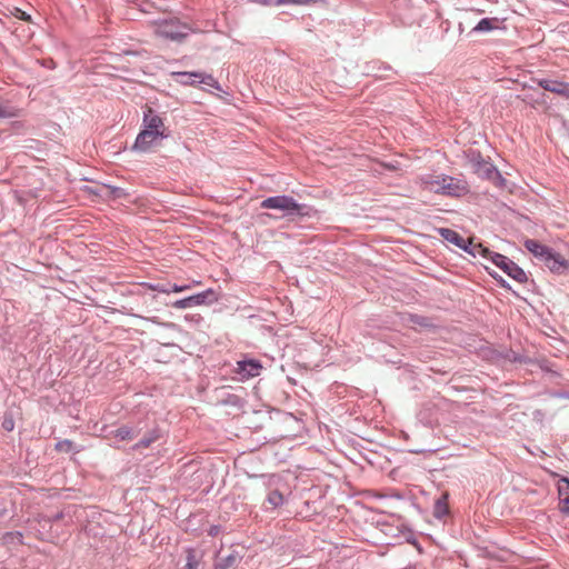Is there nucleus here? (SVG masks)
I'll use <instances>...</instances> for the list:
<instances>
[{"label": "nucleus", "mask_w": 569, "mask_h": 569, "mask_svg": "<svg viewBox=\"0 0 569 569\" xmlns=\"http://www.w3.org/2000/svg\"><path fill=\"white\" fill-rule=\"evenodd\" d=\"M262 209H273L282 212V217H310L315 210L306 204L297 202L292 197L278 194L263 199L260 203Z\"/></svg>", "instance_id": "1"}, {"label": "nucleus", "mask_w": 569, "mask_h": 569, "mask_svg": "<svg viewBox=\"0 0 569 569\" xmlns=\"http://www.w3.org/2000/svg\"><path fill=\"white\" fill-rule=\"evenodd\" d=\"M193 29L177 18L159 20L156 24V34L171 41H183Z\"/></svg>", "instance_id": "2"}, {"label": "nucleus", "mask_w": 569, "mask_h": 569, "mask_svg": "<svg viewBox=\"0 0 569 569\" xmlns=\"http://www.w3.org/2000/svg\"><path fill=\"white\" fill-rule=\"evenodd\" d=\"M488 259L497 266L499 269H501L505 273H507L510 278L516 280L519 283H525L528 280L527 273L525 270L519 267L515 261L509 259L508 257L491 251Z\"/></svg>", "instance_id": "3"}, {"label": "nucleus", "mask_w": 569, "mask_h": 569, "mask_svg": "<svg viewBox=\"0 0 569 569\" xmlns=\"http://www.w3.org/2000/svg\"><path fill=\"white\" fill-rule=\"evenodd\" d=\"M177 82L183 86H191L194 83H204L211 88L220 90L219 82L211 76L200 71H181L172 73Z\"/></svg>", "instance_id": "4"}, {"label": "nucleus", "mask_w": 569, "mask_h": 569, "mask_svg": "<svg viewBox=\"0 0 569 569\" xmlns=\"http://www.w3.org/2000/svg\"><path fill=\"white\" fill-rule=\"evenodd\" d=\"M167 137V132H154L151 130L142 129L136 138L132 150L138 152H147L153 144L157 143L159 139H164Z\"/></svg>", "instance_id": "5"}, {"label": "nucleus", "mask_w": 569, "mask_h": 569, "mask_svg": "<svg viewBox=\"0 0 569 569\" xmlns=\"http://www.w3.org/2000/svg\"><path fill=\"white\" fill-rule=\"evenodd\" d=\"M433 186V191L447 196H456L459 197L463 191L465 187L459 183L456 179L451 177H445L441 181L431 182Z\"/></svg>", "instance_id": "6"}, {"label": "nucleus", "mask_w": 569, "mask_h": 569, "mask_svg": "<svg viewBox=\"0 0 569 569\" xmlns=\"http://www.w3.org/2000/svg\"><path fill=\"white\" fill-rule=\"evenodd\" d=\"M214 291L212 289L204 290L202 292L179 299L172 303L174 309H189L196 306H202L208 303L209 297H212Z\"/></svg>", "instance_id": "7"}, {"label": "nucleus", "mask_w": 569, "mask_h": 569, "mask_svg": "<svg viewBox=\"0 0 569 569\" xmlns=\"http://www.w3.org/2000/svg\"><path fill=\"white\" fill-rule=\"evenodd\" d=\"M144 429L143 421H139L138 423H127L118 427L112 431L114 439L124 441V440H133L138 438Z\"/></svg>", "instance_id": "8"}, {"label": "nucleus", "mask_w": 569, "mask_h": 569, "mask_svg": "<svg viewBox=\"0 0 569 569\" xmlns=\"http://www.w3.org/2000/svg\"><path fill=\"white\" fill-rule=\"evenodd\" d=\"M262 365L257 359H244L237 362L236 372L241 379H250L258 377L262 370Z\"/></svg>", "instance_id": "9"}, {"label": "nucleus", "mask_w": 569, "mask_h": 569, "mask_svg": "<svg viewBox=\"0 0 569 569\" xmlns=\"http://www.w3.org/2000/svg\"><path fill=\"white\" fill-rule=\"evenodd\" d=\"M537 84L546 91L556 93L565 99H569V82L557 79L543 78L538 79Z\"/></svg>", "instance_id": "10"}, {"label": "nucleus", "mask_w": 569, "mask_h": 569, "mask_svg": "<svg viewBox=\"0 0 569 569\" xmlns=\"http://www.w3.org/2000/svg\"><path fill=\"white\" fill-rule=\"evenodd\" d=\"M541 262H543L551 272L559 274L563 273L568 268V261L551 248L548 250Z\"/></svg>", "instance_id": "11"}, {"label": "nucleus", "mask_w": 569, "mask_h": 569, "mask_svg": "<svg viewBox=\"0 0 569 569\" xmlns=\"http://www.w3.org/2000/svg\"><path fill=\"white\" fill-rule=\"evenodd\" d=\"M142 126L146 130L166 132L162 118L150 107H147L143 111Z\"/></svg>", "instance_id": "12"}, {"label": "nucleus", "mask_w": 569, "mask_h": 569, "mask_svg": "<svg viewBox=\"0 0 569 569\" xmlns=\"http://www.w3.org/2000/svg\"><path fill=\"white\" fill-rule=\"evenodd\" d=\"M558 497L560 511L569 516V478L561 477L558 480Z\"/></svg>", "instance_id": "13"}, {"label": "nucleus", "mask_w": 569, "mask_h": 569, "mask_svg": "<svg viewBox=\"0 0 569 569\" xmlns=\"http://www.w3.org/2000/svg\"><path fill=\"white\" fill-rule=\"evenodd\" d=\"M475 172L485 179L488 180H499L503 181L505 179L500 174L499 170L489 161L485 160L480 162V164L476 168Z\"/></svg>", "instance_id": "14"}, {"label": "nucleus", "mask_w": 569, "mask_h": 569, "mask_svg": "<svg viewBox=\"0 0 569 569\" xmlns=\"http://www.w3.org/2000/svg\"><path fill=\"white\" fill-rule=\"evenodd\" d=\"M459 249L471 254L472 257L481 256L487 259L491 253V250H489L488 248L483 247L480 243H473L468 239H463L462 247H459Z\"/></svg>", "instance_id": "15"}, {"label": "nucleus", "mask_w": 569, "mask_h": 569, "mask_svg": "<svg viewBox=\"0 0 569 569\" xmlns=\"http://www.w3.org/2000/svg\"><path fill=\"white\" fill-rule=\"evenodd\" d=\"M160 438V431L158 428L149 429L142 438L132 446V450H139L142 448L150 447L153 442H156Z\"/></svg>", "instance_id": "16"}, {"label": "nucleus", "mask_w": 569, "mask_h": 569, "mask_svg": "<svg viewBox=\"0 0 569 569\" xmlns=\"http://www.w3.org/2000/svg\"><path fill=\"white\" fill-rule=\"evenodd\" d=\"M525 248L535 256L539 261H542L543 257L547 254L549 247L538 242L533 239H527L523 243Z\"/></svg>", "instance_id": "17"}, {"label": "nucleus", "mask_w": 569, "mask_h": 569, "mask_svg": "<svg viewBox=\"0 0 569 569\" xmlns=\"http://www.w3.org/2000/svg\"><path fill=\"white\" fill-rule=\"evenodd\" d=\"M448 492H442L441 496L433 503V517L437 519H442L449 513L448 507Z\"/></svg>", "instance_id": "18"}, {"label": "nucleus", "mask_w": 569, "mask_h": 569, "mask_svg": "<svg viewBox=\"0 0 569 569\" xmlns=\"http://www.w3.org/2000/svg\"><path fill=\"white\" fill-rule=\"evenodd\" d=\"M498 18H482L471 30V33L490 32L498 28Z\"/></svg>", "instance_id": "19"}, {"label": "nucleus", "mask_w": 569, "mask_h": 569, "mask_svg": "<svg viewBox=\"0 0 569 569\" xmlns=\"http://www.w3.org/2000/svg\"><path fill=\"white\" fill-rule=\"evenodd\" d=\"M438 233L443 240L455 244L458 248L462 247L465 238L461 237L456 230L450 228H439Z\"/></svg>", "instance_id": "20"}, {"label": "nucleus", "mask_w": 569, "mask_h": 569, "mask_svg": "<svg viewBox=\"0 0 569 569\" xmlns=\"http://www.w3.org/2000/svg\"><path fill=\"white\" fill-rule=\"evenodd\" d=\"M240 557L238 553L232 552L227 557L219 559L214 565V569H234Z\"/></svg>", "instance_id": "21"}, {"label": "nucleus", "mask_w": 569, "mask_h": 569, "mask_svg": "<svg viewBox=\"0 0 569 569\" xmlns=\"http://www.w3.org/2000/svg\"><path fill=\"white\" fill-rule=\"evenodd\" d=\"M19 116V110L8 101L0 100V119H11Z\"/></svg>", "instance_id": "22"}, {"label": "nucleus", "mask_w": 569, "mask_h": 569, "mask_svg": "<svg viewBox=\"0 0 569 569\" xmlns=\"http://www.w3.org/2000/svg\"><path fill=\"white\" fill-rule=\"evenodd\" d=\"M409 320L412 325L422 327V328H432L433 325L430 320V318L420 316V315H410Z\"/></svg>", "instance_id": "23"}, {"label": "nucleus", "mask_w": 569, "mask_h": 569, "mask_svg": "<svg viewBox=\"0 0 569 569\" xmlns=\"http://www.w3.org/2000/svg\"><path fill=\"white\" fill-rule=\"evenodd\" d=\"M267 502L271 505L272 508H277L283 503V496L280 491L272 490L267 497Z\"/></svg>", "instance_id": "24"}, {"label": "nucleus", "mask_w": 569, "mask_h": 569, "mask_svg": "<svg viewBox=\"0 0 569 569\" xmlns=\"http://www.w3.org/2000/svg\"><path fill=\"white\" fill-rule=\"evenodd\" d=\"M186 560V565L180 569H198L199 561L193 550H188Z\"/></svg>", "instance_id": "25"}, {"label": "nucleus", "mask_w": 569, "mask_h": 569, "mask_svg": "<svg viewBox=\"0 0 569 569\" xmlns=\"http://www.w3.org/2000/svg\"><path fill=\"white\" fill-rule=\"evenodd\" d=\"M468 159H469V161L472 164L475 170L480 164V162L485 161V159L482 158L481 153L479 151H476V150H470L468 152Z\"/></svg>", "instance_id": "26"}, {"label": "nucleus", "mask_w": 569, "mask_h": 569, "mask_svg": "<svg viewBox=\"0 0 569 569\" xmlns=\"http://www.w3.org/2000/svg\"><path fill=\"white\" fill-rule=\"evenodd\" d=\"M323 0H280V6L284 4H296V6H307L312 3L322 2Z\"/></svg>", "instance_id": "27"}, {"label": "nucleus", "mask_w": 569, "mask_h": 569, "mask_svg": "<svg viewBox=\"0 0 569 569\" xmlns=\"http://www.w3.org/2000/svg\"><path fill=\"white\" fill-rule=\"evenodd\" d=\"M56 449L58 451L70 452L73 449V442L69 439L57 442Z\"/></svg>", "instance_id": "28"}, {"label": "nucleus", "mask_w": 569, "mask_h": 569, "mask_svg": "<svg viewBox=\"0 0 569 569\" xmlns=\"http://www.w3.org/2000/svg\"><path fill=\"white\" fill-rule=\"evenodd\" d=\"M148 288L152 291L161 292V293H169V283H149Z\"/></svg>", "instance_id": "29"}, {"label": "nucleus", "mask_w": 569, "mask_h": 569, "mask_svg": "<svg viewBox=\"0 0 569 569\" xmlns=\"http://www.w3.org/2000/svg\"><path fill=\"white\" fill-rule=\"evenodd\" d=\"M108 188L110 189V194L113 198H123L127 196V192L123 188L114 187V186H108Z\"/></svg>", "instance_id": "30"}, {"label": "nucleus", "mask_w": 569, "mask_h": 569, "mask_svg": "<svg viewBox=\"0 0 569 569\" xmlns=\"http://www.w3.org/2000/svg\"><path fill=\"white\" fill-rule=\"evenodd\" d=\"M2 428L7 431H12L14 429V420L12 416H4L2 421Z\"/></svg>", "instance_id": "31"}, {"label": "nucleus", "mask_w": 569, "mask_h": 569, "mask_svg": "<svg viewBox=\"0 0 569 569\" xmlns=\"http://www.w3.org/2000/svg\"><path fill=\"white\" fill-rule=\"evenodd\" d=\"M14 16H16L18 19L23 20V21H30V20H31L30 14H28L27 12H24L23 10L18 9V8H16V13H14Z\"/></svg>", "instance_id": "32"}, {"label": "nucleus", "mask_w": 569, "mask_h": 569, "mask_svg": "<svg viewBox=\"0 0 569 569\" xmlns=\"http://www.w3.org/2000/svg\"><path fill=\"white\" fill-rule=\"evenodd\" d=\"M502 288L509 289V283L501 276H492Z\"/></svg>", "instance_id": "33"}, {"label": "nucleus", "mask_w": 569, "mask_h": 569, "mask_svg": "<svg viewBox=\"0 0 569 569\" xmlns=\"http://www.w3.org/2000/svg\"><path fill=\"white\" fill-rule=\"evenodd\" d=\"M170 292H181V286L176 283L172 286L169 284V293Z\"/></svg>", "instance_id": "34"}, {"label": "nucleus", "mask_w": 569, "mask_h": 569, "mask_svg": "<svg viewBox=\"0 0 569 569\" xmlns=\"http://www.w3.org/2000/svg\"><path fill=\"white\" fill-rule=\"evenodd\" d=\"M42 66L46 67V68H49V69H53L56 67L53 60H51V59L50 60H44L42 62Z\"/></svg>", "instance_id": "35"}, {"label": "nucleus", "mask_w": 569, "mask_h": 569, "mask_svg": "<svg viewBox=\"0 0 569 569\" xmlns=\"http://www.w3.org/2000/svg\"><path fill=\"white\" fill-rule=\"evenodd\" d=\"M126 1H127V2H129V3H132V4H134V6H137V7H139V8H141V7H142V0H126Z\"/></svg>", "instance_id": "36"}, {"label": "nucleus", "mask_w": 569, "mask_h": 569, "mask_svg": "<svg viewBox=\"0 0 569 569\" xmlns=\"http://www.w3.org/2000/svg\"><path fill=\"white\" fill-rule=\"evenodd\" d=\"M209 533H210L211 536L217 535V533H218V527H217V526L211 527V528H210Z\"/></svg>", "instance_id": "37"}, {"label": "nucleus", "mask_w": 569, "mask_h": 569, "mask_svg": "<svg viewBox=\"0 0 569 569\" xmlns=\"http://www.w3.org/2000/svg\"><path fill=\"white\" fill-rule=\"evenodd\" d=\"M180 286H181V292L186 291V290H188L190 288L189 284H180Z\"/></svg>", "instance_id": "38"}]
</instances>
